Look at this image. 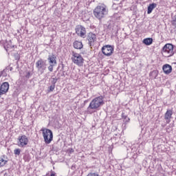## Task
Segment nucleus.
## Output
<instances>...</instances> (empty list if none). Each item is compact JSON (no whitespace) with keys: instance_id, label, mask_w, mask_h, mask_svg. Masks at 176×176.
Here are the masks:
<instances>
[{"instance_id":"12","label":"nucleus","mask_w":176,"mask_h":176,"mask_svg":"<svg viewBox=\"0 0 176 176\" xmlns=\"http://www.w3.org/2000/svg\"><path fill=\"white\" fill-rule=\"evenodd\" d=\"M171 118H173V110H167L164 115V119L166 120V123L171 122Z\"/></svg>"},{"instance_id":"16","label":"nucleus","mask_w":176,"mask_h":176,"mask_svg":"<svg viewBox=\"0 0 176 176\" xmlns=\"http://www.w3.org/2000/svg\"><path fill=\"white\" fill-rule=\"evenodd\" d=\"M73 46L74 49L80 50L83 48V44L82 43V41H74L73 43Z\"/></svg>"},{"instance_id":"17","label":"nucleus","mask_w":176,"mask_h":176,"mask_svg":"<svg viewBox=\"0 0 176 176\" xmlns=\"http://www.w3.org/2000/svg\"><path fill=\"white\" fill-rule=\"evenodd\" d=\"M157 6V4L155 3L149 4V6H148V11H147L148 14H151L153 9H155V8H156Z\"/></svg>"},{"instance_id":"24","label":"nucleus","mask_w":176,"mask_h":176,"mask_svg":"<svg viewBox=\"0 0 176 176\" xmlns=\"http://www.w3.org/2000/svg\"><path fill=\"white\" fill-rule=\"evenodd\" d=\"M50 176H57L54 172H52Z\"/></svg>"},{"instance_id":"28","label":"nucleus","mask_w":176,"mask_h":176,"mask_svg":"<svg viewBox=\"0 0 176 176\" xmlns=\"http://www.w3.org/2000/svg\"><path fill=\"white\" fill-rule=\"evenodd\" d=\"M126 118H127V116H125V117H124V119H126Z\"/></svg>"},{"instance_id":"25","label":"nucleus","mask_w":176,"mask_h":176,"mask_svg":"<svg viewBox=\"0 0 176 176\" xmlns=\"http://www.w3.org/2000/svg\"><path fill=\"white\" fill-rule=\"evenodd\" d=\"M3 94H5L2 91H0V97L1 96H3Z\"/></svg>"},{"instance_id":"10","label":"nucleus","mask_w":176,"mask_h":176,"mask_svg":"<svg viewBox=\"0 0 176 176\" xmlns=\"http://www.w3.org/2000/svg\"><path fill=\"white\" fill-rule=\"evenodd\" d=\"M87 40L90 46H94V43L97 42V36L94 33L90 32L87 36Z\"/></svg>"},{"instance_id":"2","label":"nucleus","mask_w":176,"mask_h":176,"mask_svg":"<svg viewBox=\"0 0 176 176\" xmlns=\"http://www.w3.org/2000/svg\"><path fill=\"white\" fill-rule=\"evenodd\" d=\"M108 14V9L107 8V6L100 5L98 6L94 10V16L98 19V20H102L105 16Z\"/></svg>"},{"instance_id":"9","label":"nucleus","mask_w":176,"mask_h":176,"mask_svg":"<svg viewBox=\"0 0 176 176\" xmlns=\"http://www.w3.org/2000/svg\"><path fill=\"white\" fill-rule=\"evenodd\" d=\"M76 34L80 38H86V28L80 25H77L76 27Z\"/></svg>"},{"instance_id":"1","label":"nucleus","mask_w":176,"mask_h":176,"mask_svg":"<svg viewBox=\"0 0 176 176\" xmlns=\"http://www.w3.org/2000/svg\"><path fill=\"white\" fill-rule=\"evenodd\" d=\"M102 105H104V99L102 96H98L94 98L87 107V113H94V112L98 111L100 107H102Z\"/></svg>"},{"instance_id":"26","label":"nucleus","mask_w":176,"mask_h":176,"mask_svg":"<svg viewBox=\"0 0 176 176\" xmlns=\"http://www.w3.org/2000/svg\"><path fill=\"white\" fill-rule=\"evenodd\" d=\"M10 71H13V67H9Z\"/></svg>"},{"instance_id":"7","label":"nucleus","mask_w":176,"mask_h":176,"mask_svg":"<svg viewBox=\"0 0 176 176\" xmlns=\"http://www.w3.org/2000/svg\"><path fill=\"white\" fill-rule=\"evenodd\" d=\"M18 146L24 148L28 145V138L25 135H22L18 138Z\"/></svg>"},{"instance_id":"18","label":"nucleus","mask_w":176,"mask_h":176,"mask_svg":"<svg viewBox=\"0 0 176 176\" xmlns=\"http://www.w3.org/2000/svg\"><path fill=\"white\" fill-rule=\"evenodd\" d=\"M143 43H144V45H146V46H149L150 45H152V43H153V38H144L143 40Z\"/></svg>"},{"instance_id":"11","label":"nucleus","mask_w":176,"mask_h":176,"mask_svg":"<svg viewBox=\"0 0 176 176\" xmlns=\"http://www.w3.org/2000/svg\"><path fill=\"white\" fill-rule=\"evenodd\" d=\"M0 91H2L4 94H6L7 92L9 91V82H3L0 87Z\"/></svg>"},{"instance_id":"20","label":"nucleus","mask_w":176,"mask_h":176,"mask_svg":"<svg viewBox=\"0 0 176 176\" xmlns=\"http://www.w3.org/2000/svg\"><path fill=\"white\" fill-rule=\"evenodd\" d=\"M21 152V150H20V148H15L14 150V155H17L18 156L20 155Z\"/></svg>"},{"instance_id":"5","label":"nucleus","mask_w":176,"mask_h":176,"mask_svg":"<svg viewBox=\"0 0 176 176\" xmlns=\"http://www.w3.org/2000/svg\"><path fill=\"white\" fill-rule=\"evenodd\" d=\"M72 60L74 64H76L78 67H82L83 63H85V59H83V57H82V55L76 52H72Z\"/></svg>"},{"instance_id":"19","label":"nucleus","mask_w":176,"mask_h":176,"mask_svg":"<svg viewBox=\"0 0 176 176\" xmlns=\"http://www.w3.org/2000/svg\"><path fill=\"white\" fill-rule=\"evenodd\" d=\"M6 72H8V68L4 69L2 72H0V78H1V76H2V75L3 76H6V75H7Z\"/></svg>"},{"instance_id":"14","label":"nucleus","mask_w":176,"mask_h":176,"mask_svg":"<svg viewBox=\"0 0 176 176\" xmlns=\"http://www.w3.org/2000/svg\"><path fill=\"white\" fill-rule=\"evenodd\" d=\"M47 60L50 64L57 65V57L56 56V55L54 54L50 55L48 56Z\"/></svg>"},{"instance_id":"6","label":"nucleus","mask_w":176,"mask_h":176,"mask_svg":"<svg viewBox=\"0 0 176 176\" xmlns=\"http://www.w3.org/2000/svg\"><path fill=\"white\" fill-rule=\"evenodd\" d=\"M47 67V64L46 63V60H44L42 58L36 62V67L37 68V71L41 74H43V72L46 71Z\"/></svg>"},{"instance_id":"23","label":"nucleus","mask_w":176,"mask_h":176,"mask_svg":"<svg viewBox=\"0 0 176 176\" xmlns=\"http://www.w3.org/2000/svg\"><path fill=\"white\" fill-rule=\"evenodd\" d=\"M87 176H98V174H96V173H89L87 175Z\"/></svg>"},{"instance_id":"29","label":"nucleus","mask_w":176,"mask_h":176,"mask_svg":"<svg viewBox=\"0 0 176 176\" xmlns=\"http://www.w3.org/2000/svg\"><path fill=\"white\" fill-rule=\"evenodd\" d=\"M116 1H119V0H116Z\"/></svg>"},{"instance_id":"27","label":"nucleus","mask_w":176,"mask_h":176,"mask_svg":"<svg viewBox=\"0 0 176 176\" xmlns=\"http://www.w3.org/2000/svg\"><path fill=\"white\" fill-rule=\"evenodd\" d=\"M126 122H130V118H127Z\"/></svg>"},{"instance_id":"8","label":"nucleus","mask_w":176,"mask_h":176,"mask_svg":"<svg viewBox=\"0 0 176 176\" xmlns=\"http://www.w3.org/2000/svg\"><path fill=\"white\" fill-rule=\"evenodd\" d=\"M102 53L104 54V56H107V57L112 56L113 53V47L109 45H104L102 47Z\"/></svg>"},{"instance_id":"22","label":"nucleus","mask_w":176,"mask_h":176,"mask_svg":"<svg viewBox=\"0 0 176 176\" xmlns=\"http://www.w3.org/2000/svg\"><path fill=\"white\" fill-rule=\"evenodd\" d=\"M56 87V85H51L50 87V89H49V91H53V90H54V88Z\"/></svg>"},{"instance_id":"15","label":"nucleus","mask_w":176,"mask_h":176,"mask_svg":"<svg viewBox=\"0 0 176 176\" xmlns=\"http://www.w3.org/2000/svg\"><path fill=\"white\" fill-rule=\"evenodd\" d=\"M8 161L5 155H2L0 157V167H3L6 164H8Z\"/></svg>"},{"instance_id":"3","label":"nucleus","mask_w":176,"mask_h":176,"mask_svg":"<svg viewBox=\"0 0 176 176\" xmlns=\"http://www.w3.org/2000/svg\"><path fill=\"white\" fill-rule=\"evenodd\" d=\"M175 53L174 45L171 43H167L162 47V54L164 57H171Z\"/></svg>"},{"instance_id":"21","label":"nucleus","mask_w":176,"mask_h":176,"mask_svg":"<svg viewBox=\"0 0 176 176\" xmlns=\"http://www.w3.org/2000/svg\"><path fill=\"white\" fill-rule=\"evenodd\" d=\"M54 66H56V65L50 64V65L48 67V70L50 72H53V68Z\"/></svg>"},{"instance_id":"13","label":"nucleus","mask_w":176,"mask_h":176,"mask_svg":"<svg viewBox=\"0 0 176 176\" xmlns=\"http://www.w3.org/2000/svg\"><path fill=\"white\" fill-rule=\"evenodd\" d=\"M162 69L166 75H168L169 74H171L173 71V67L168 64H166L163 65Z\"/></svg>"},{"instance_id":"4","label":"nucleus","mask_w":176,"mask_h":176,"mask_svg":"<svg viewBox=\"0 0 176 176\" xmlns=\"http://www.w3.org/2000/svg\"><path fill=\"white\" fill-rule=\"evenodd\" d=\"M43 133V137L44 138V142L49 144L53 141V132L50 129L43 128L41 129Z\"/></svg>"}]
</instances>
